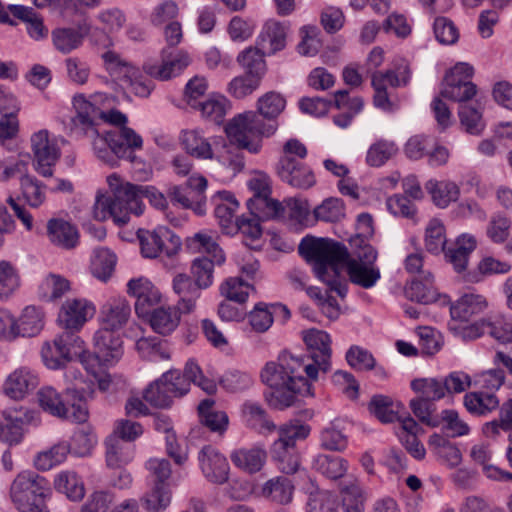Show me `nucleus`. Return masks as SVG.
<instances>
[{
  "mask_svg": "<svg viewBox=\"0 0 512 512\" xmlns=\"http://www.w3.org/2000/svg\"><path fill=\"white\" fill-rule=\"evenodd\" d=\"M172 491L169 484H155L141 498L144 509L150 512L165 510L171 503Z\"/></svg>",
  "mask_w": 512,
  "mask_h": 512,
  "instance_id": "nucleus-48",
  "label": "nucleus"
},
{
  "mask_svg": "<svg viewBox=\"0 0 512 512\" xmlns=\"http://www.w3.org/2000/svg\"><path fill=\"white\" fill-rule=\"evenodd\" d=\"M70 290V282L65 277L51 273L40 285L42 297L48 301L60 299Z\"/></svg>",
  "mask_w": 512,
  "mask_h": 512,
  "instance_id": "nucleus-59",
  "label": "nucleus"
},
{
  "mask_svg": "<svg viewBox=\"0 0 512 512\" xmlns=\"http://www.w3.org/2000/svg\"><path fill=\"white\" fill-rule=\"evenodd\" d=\"M294 484L284 476L269 479L262 487V495L272 502L281 505L289 504L293 499Z\"/></svg>",
  "mask_w": 512,
  "mask_h": 512,
  "instance_id": "nucleus-34",
  "label": "nucleus"
},
{
  "mask_svg": "<svg viewBox=\"0 0 512 512\" xmlns=\"http://www.w3.org/2000/svg\"><path fill=\"white\" fill-rule=\"evenodd\" d=\"M425 188L431 194L434 204L440 208H446L451 202L457 201L460 195L458 185L448 180H429Z\"/></svg>",
  "mask_w": 512,
  "mask_h": 512,
  "instance_id": "nucleus-39",
  "label": "nucleus"
},
{
  "mask_svg": "<svg viewBox=\"0 0 512 512\" xmlns=\"http://www.w3.org/2000/svg\"><path fill=\"white\" fill-rule=\"evenodd\" d=\"M49 481L32 471L17 475L10 487V498L21 512H49L45 503Z\"/></svg>",
  "mask_w": 512,
  "mask_h": 512,
  "instance_id": "nucleus-7",
  "label": "nucleus"
},
{
  "mask_svg": "<svg viewBox=\"0 0 512 512\" xmlns=\"http://www.w3.org/2000/svg\"><path fill=\"white\" fill-rule=\"evenodd\" d=\"M247 207L251 215L257 216L262 220L284 217V206L270 196L258 198V200H248Z\"/></svg>",
  "mask_w": 512,
  "mask_h": 512,
  "instance_id": "nucleus-49",
  "label": "nucleus"
},
{
  "mask_svg": "<svg viewBox=\"0 0 512 512\" xmlns=\"http://www.w3.org/2000/svg\"><path fill=\"white\" fill-rule=\"evenodd\" d=\"M464 406L473 415L484 416L499 407V399L493 392H469L464 396Z\"/></svg>",
  "mask_w": 512,
  "mask_h": 512,
  "instance_id": "nucleus-38",
  "label": "nucleus"
},
{
  "mask_svg": "<svg viewBox=\"0 0 512 512\" xmlns=\"http://www.w3.org/2000/svg\"><path fill=\"white\" fill-rule=\"evenodd\" d=\"M271 458L277 468L285 474H294L300 467L298 449L292 448L287 443H273L271 446Z\"/></svg>",
  "mask_w": 512,
  "mask_h": 512,
  "instance_id": "nucleus-36",
  "label": "nucleus"
},
{
  "mask_svg": "<svg viewBox=\"0 0 512 512\" xmlns=\"http://www.w3.org/2000/svg\"><path fill=\"white\" fill-rule=\"evenodd\" d=\"M76 330L65 329L55 337L52 343L46 342L42 346L41 356L48 368L59 369L66 362L78 358L87 371L93 372V365L89 364L84 341L75 333Z\"/></svg>",
  "mask_w": 512,
  "mask_h": 512,
  "instance_id": "nucleus-8",
  "label": "nucleus"
},
{
  "mask_svg": "<svg viewBox=\"0 0 512 512\" xmlns=\"http://www.w3.org/2000/svg\"><path fill=\"white\" fill-rule=\"evenodd\" d=\"M312 467L326 478L336 480L345 475L348 464L347 461L340 456L318 454L313 459Z\"/></svg>",
  "mask_w": 512,
  "mask_h": 512,
  "instance_id": "nucleus-40",
  "label": "nucleus"
},
{
  "mask_svg": "<svg viewBox=\"0 0 512 512\" xmlns=\"http://www.w3.org/2000/svg\"><path fill=\"white\" fill-rule=\"evenodd\" d=\"M317 220L324 222H337L345 216L343 201L338 198L325 199L314 209Z\"/></svg>",
  "mask_w": 512,
  "mask_h": 512,
  "instance_id": "nucleus-64",
  "label": "nucleus"
},
{
  "mask_svg": "<svg viewBox=\"0 0 512 512\" xmlns=\"http://www.w3.org/2000/svg\"><path fill=\"white\" fill-rule=\"evenodd\" d=\"M278 438L273 443H287L292 448H297L296 442L305 440L311 432V427L299 419H291L277 429Z\"/></svg>",
  "mask_w": 512,
  "mask_h": 512,
  "instance_id": "nucleus-46",
  "label": "nucleus"
},
{
  "mask_svg": "<svg viewBox=\"0 0 512 512\" xmlns=\"http://www.w3.org/2000/svg\"><path fill=\"white\" fill-rule=\"evenodd\" d=\"M207 179L204 176L192 175L182 185H174L169 188L168 196L173 204H178L184 209H191L195 214H206Z\"/></svg>",
  "mask_w": 512,
  "mask_h": 512,
  "instance_id": "nucleus-12",
  "label": "nucleus"
},
{
  "mask_svg": "<svg viewBox=\"0 0 512 512\" xmlns=\"http://www.w3.org/2000/svg\"><path fill=\"white\" fill-rule=\"evenodd\" d=\"M458 114L462 126L465 127L468 133L478 135L484 130L485 124L482 120V112L479 107L461 104Z\"/></svg>",
  "mask_w": 512,
  "mask_h": 512,
  "instance_id": "nucleus-63",
  "label": "nucleus"
},
{
  "mask_svg": "<svg viewBox=\"0 0 512 512\" xmlns=\"http://www.w3.org/2000/svg\"><path fill=\"white\" fill-rule=\"evenodd\" d=\"M51 39L58 52L69 54L82 46L84 36L78 29L63 27L52 30Z\"/></svg>",
  "mask_w": 512,
  "mask_h": 512,
  "instance_id": "nucleus-43",
  "label": "nucleus"
},
{
  "mask_svg": "<svg viewBox=\"0 0 512 512\" xmlns=\"http://www.w3.org/2000/svg\"><path fill=\"white\" fill-rule=\"evenodd\" d=\"M37 395L40 407L53 416L75 423H84L88 420L87 400L91 393L84 388L67 387L64 399L51 386L41 388Z\"/></svg>",
  "mask_w": 512,
  "mask_h": 512,
  "instance_id": "nucleus-6",
  "label": "nucleus"
},
{
  "mask_svg": "<svg viewBox=\"0 0 512 512\" xmlns=\"http://www.w3.org/2000/svg\"><path fill=\"white\" fill-rule=\"evenodd\" d=\"M94 311V306L85 299H68L61 307L58 321L64 329H79Z\"/></svg>",
  "mask_w": 512,
  "mask_h": 512,
  "instance_id": "nucleus-23",
  "label": "nucleus"
},
{
  "mask_svg": "<svg viewBox=\"0 0 512 512\" xmlns=\"http://www.w3.org/2000/svg\"><path fill=\"white\" fill-rule=\"evenodd\" d=\"M106 463L110 468H120L133 459V448L117 435H110L106 441Z\"/></svg>",
  "mask_w": 512,
  "mask_h": 512,
  "instance_id": "nucleus-37",
  "label": "nucleus"
},
{
  "mask_svg": "<svg viewBox=\"0 0 512 512\" xmlns=\"http://www.w3.org/2000/svg\"><path fill=\"white\" fill-rule=\"evenodd\" d=\"M440 378H418L411 381V389L420 397L433 403L445 397Z\"/></svg>",
  "mask_w": 512,
  "mask_h": 512,
  "instance_id": "nucleus-55",
  "label": "nucleus"
},
{
  "mask_svg": "<svg viewBox=\"0 0 512 512\" xmlns=\"http://www.w3.org/2000/svg\"><path fill=\"white\" fill-rule=\"evenodd\" d=\"M174 293L178 296L176 308L182 313H190L196 307L203 288L189 275L178 273L172 281Z\"/></svg>",
  "mask_w": 512,
  "mask_h": 512,
  "instance_id": "nucleus-22",
  "label": "nucleus"
},
{
  "mask_svg": "<svg viewBox=\"0 0 512 512\" xmlns=\"http://www.w3.org/2000/svg\"><path fill=\"white\" fill-rule=\"evenodd\" d=\"M214 401L205 399L198 405V414L201 424L212 432L223 434L228 426V416L223 411L213 410Z\"/></svg>",
  "mask_w": 512,
  "mask_h": 512,
  "instance_id": "nucleus-42",
  "label": "nucleus"
},
{
  "mask_svg": "<svg viewBox=\"0 0 512 512\" xmlns=\"http://www.w3.org/2000/svg\"><path fill=\"white\" fill-rule=\"evenodd\" d=\"M258 112L247 111L235 116L225 127L229 142L223 141L216 150V159L233 174L245 166L241 150L257 154L261 149L260 137H269L277 130L276 118L284 110L286 101L277 92L271 91L258 99Z\"/></svg>",
  "mask_w": 512,
  "mask_h": 512,
  "instance_id": "nucleus-1",
  "label": "nucleus"
},
{
  "mask_svg": "<svg viewBox=\"0 0 512 512\" xmlns=\"http://www.w3.org/2000/svg\"><path fill=\"white\" fill-rule=\"evenodd\" d=\"M189 391V383L178 370H169L151 383L143 392L146 402L157 408H168L173 398L182 397Z\"/></svg>",
  "mask_w": 512,
  "mask_h": 512,
  "instance_id": "nucleus-11",
  "label": "nucleus"
},
{
  "mask_svg": "<svg viewBox=\"0 0 512 512\" xmlns=\"http://www.w3.org/2000/svg\"><path fill=\"white\" fill-rule=\"evenodd\" d=\"M31 147L34 153V168L43 177H52L53 166L60 157L56 143L50 141L47 130H40L31 136Z\"/></svg>",
  "mask_w": 512,
  "mask_h": 512,
  "instance_id": "nucleus-16",
  "label": "nucleus"
},
{
  "mask_svg": "<svg viewBox=\"0 0 512 512\" xmlns=\"http://www.w3.org/2000/svg\"><path fill=\"white\" fill-rule=\"evenodd\" d=\"M123 341L120 335L108 329L100 328L94 336V353L88 352L89 364H112L118 361L122 354Z\"/></svg>",
  "mask_w": 512,
  "mask_h": 512,
  "instance_id": "nucleus-15",
  "label": "nucleus"
},
{
  "mask_svg": "<svg viewBox=\"0 0 512 512\" xmlns=\"http://www.w3.org/2000/svg\"><path fill=\"white\" fill-rule=\"evenodd\" d=\"M69 452L70 445L66 442H60L49 450L38 453L35 457L34 465L38 470H50L54 466L62 463Z\"/></svg>",
  "mask_w": 512,
  "mask_h": 512,
  "instance_id": "nucleus-52",
  "label": "nucleus"
},
{
  "mask_svg": "<svg viewBox=\"0 0 512 512\" xmlns=\"http://www.w3.org/2000/svg\"><path fill=\"white\" fill-rule=\"evenodd\" d=\"M303 340L307 346V354L294 356L301 364V371L305 372L311 381H317L321 375L331 370V338L322 330L309 329L304 332Z\"/></svg>",
  "mask_w": 512,
  "mask_h": 512,
  "instance_id": "nucleus-10",
  "label": "nucleus"
},
{
  "mask_svg": "<svg viewBox=\"0 0 512 512\" xmlns=\"http://www.w3.org/2000/svg\"><path fill=\"white\" fill-rule=\"evenodd\" d=\"M101 36L104 39L103 46L106 48L101 53L105 70L110 76L120 81L124 88L130 89L135 95L140 97L149 96L153 89L152 82L145 79L140 70L123 59L119 53L109 49L112 41L108 35L101 32Z\"/></svg>",
  "mask_w": 512,
  "mask_h": 512,
  "instance_id": "nucleus-9",
  "label": "nucleus"
},
{
  "mask_svg": "<svg viewBox=\"0 0 512 512\" xmlns=\"http://www.w3.org/2000/svg\"><path fill=\"white\" fill-rule=\"evenodd\" d=\"M298 252L313 264L316 277L327 285L329 291L336 292L341 298L346 296L348 286L339 267L348 259V250L343 244L327 238L306 236L299 243Z\"/></svg>",
  "mask_w": 512,
  "mask_h": 512,
  "instance_id": "nucleus-3",
  "label": "nucleus"
},
{
  "mask_svg": "<svg viewBox=\"0 0 512 512\" xmlns=\"http://www.w3.org/2000/svg\"><path fill=\"white\" fill-rule=\"evenodd\" d=\"M97 117L114 125L115 127L113 129L127 127V116L121 111L112 109L106 113L100 111L98 108H96L94 105L88 102H85L81 110L78 111L75 120L77 123L83 126L93 127L95 125V120Z\"/></svg>",
  "mask_w": 512,
  "mask_h": 512,
  "instance_id": "nucleus-27",
  "label": "nucleus"
},
{
  "mask_svg": "<svg viewBox=\"0 0 512 512\" xmlns=\"http://www.w3.org/2000/svg\"><path fill=\"white\" fill-rule=\"evenodd\" d=\"M215 264L216 261L209 257H197L192 261L190 268L192 278L203 289L209 288L213 283Z\"/></svg>",
  "mask_w": 512,
  "mask_h": 512,
  "instance_id": "nucleus-62",
  "label": "nucleus"
},
{
  "mask_svg": "<svg viewBox=\"0 0 512 512\" xmlns=\"http://www.w3.org/2000/svg\"><path fill=\"white\" fill-rule=\"evenodd\" d=\"M217 198L220 200L216 204L214 213L218 223L225 234L235 233L234 215L239 207V203L234 195L228 191H219Z\"/></svg>",
  "mask_w": 512,
  "mask_h": 512,
  "instance_id": "nucleus-29",
  "label": "nucleus"
},
{
  "mask_svg": "<svg viewBox=\"0 0 512 512\" xmlns=\"http://www.w3.org/2000/svg\"><path fill=\"white\" fill-rule=\"evenodd\" d=\"M301 364L290 353H282L279 363L269 362L261 372L262 381L268 386L264 392L266 402L276 410L296 405L301 396H313L311 381L304 377Z\"/></svg>",
  "mask_w": 512,
  "mask_h": 512,
  "instance_id": "nucleus-2",
  "label": "nucleus"
},
{
  "mask_svg": "<svg viewBox=\"0 0 512 512\" xmlns=\"http://www.w3.org/2000/svg\"><path fill=\"white\" fill-rule=\"evenodd\" d=\"M237 61L245 70V74L263 78L266 72V62L264 52L259 48H246L239 53Z\"/></svg>",
  "mask_w": 512,
  "mask_h": 512,
  "instance_id": "nucleus-51",
  "label": "nucleus"
},
{
  "mask_svg": "<svg viewBox=\"0 0 512 512\" xmlns=\"http://www.w3.org/2000/svg\"><path fill=\"white\" fill-rule=\"evenodd\" d=\"M107 182L110 195H98L94 204V217L103 221L112 217L118 225H125L130 220V214L139 216L143 213V203L140 200L139 185L122 183L116 174L108 176Z\"/></svg>",
  "mask_w": 512,
  "mask_h": 512,
  "instance_id": "nucleus-4",
  "label": "nucleus"
},
{
  "mask_svg": "<svg viewBox=\"0 0 512 512\" xmlns=\"http://www.w3.org/2000/svg\"><path fill=\"white\" fill-rule=\"evenodd\" d=\"M46 234L50 243L63 250L74 249L79 243V232L75 225L62 218L47 221Z\"/></svg>",
  "mask_w": 512,
  "mask_h": 512,
  "instance_id": "nucleus-24",
  "label": "nucleus"
},
{
  "mask_svg": "<svg viewBox=\"0 0 512 512\" xmlns=\"http://www.w3.org/2000/svg\"><path fill=\"white\" fill-rule=\"evenodd\" d=\"M137 237L140 242L141 253L145 258H156L160 253H165L171 257L181 247L180 238L164 226H159L153 231L139 229Z\"/></svg>",
  "mask_w": 512,
  "mask_h": 512,
  "instance_id": "nucleus-13",
  "label": "nucleus"
},
{
  "mask_svg": "<svg viewBox=\"0 0 512 512\" xmlns=\"http://www.w3.org/2000/svg\"><path fill=\"white\" fill-rule=\"evenodd\" d=\"M54 487L71 501H80L85 495L84 484L74 472L66 471L58 474L54 480Z\"/></svg>",
  "mask_w": 512,
  "mask_h": 512,
  "instance_id": "nucleus-47",
  "label": "nucleus"
},
{
  "mask_svg": "<svg viewBox=\"0 0 512 512\" xmlns=\"http://www.w3.org/2000/svg\"><path fill=\"white\" fill-rule=\"evenodd\" d=\"M198 460L204 477L211 483L222 485L229 479L230 467L224 455L211 445L204 446Z\"/></svg>",
  "mask_w": 512,
  "mask_h": 512,
  "instance_id": "nucleus-19",
  "label": "nucleus"
},
{
  "mask_svg": "<svg viewBox=\"0 0 512 512\" xmlns=\"http://www.w3.org/2000/svg\"><path fill=\"white\" fill-rule=\"evenodd\" d=\"M181 143L185 151L198 159H213L214 152L209 141L197 130L183 131Z\"/></svg>",
  "mask_w": 512,
  "mask_h": 512,
  "instance_id": "nucleus-41",
  "label": "nucleus"
},
{
  "mask_svg": "<svg viewBox=\"0 0 512 512\" xmlns=\"http://www.w3.org/2000/svg\"><path fill=\"white\" fill-rule=\"evenodd\" d=\"M398 152L393 141L381 139L372 144L366 154V163L371 167H380Z\"/></svg>",
  "mask_w": 512,
  "mask_h": 512,
  "instance_id": "nucleus-56",
  "label": "nucleus"
},
{
  "mask_svg": "<svg viewBox=\"0 0 512 512\" xmlns=\"http://www.w3.org/2000/svg\"><path fill=\"white\" fill-rule=\"evenodd\" d=\"M346 265L349 280L364 289L375 286L381 277L380 269L375 263H362L358 260H348L343 262Z\"/></svg>",
  "mask_w": 512,
  "mask_h": 512,
  "instance_id": "nucleus-28",
  "label": "nucleus"
},
{
  "mask_svg": "<svg viewBox=\"0 0 512 512\" xmlns=\"http://www.w3.org/2000/svg\"><path fill=\"white\" fill-rule=\"evenodd\" d=\"M498 409L499 418L485 423L482 427V432L486 437H496L500 430L512 431V398H509L501 406L499 405Z\"/></svg>",
  "mask_w": 512,
  "mask_h": 512,
  "instance_id": "nucleus-53",
  "label": "nucleus"
},
{
  "mask_svg": "<svg viewBox=\"0 0 512 512\" xmlns=\"http://www.w3.org/2000/svg\"><path fill=\"white\" fill-rule=\"evenodd\" d=\"M128 293L136 298L135 312L139 317H149L154 307L160 302V292L147 279H131Z\"/></svg>",
  "mask_w": 512,
  "mask_h": 512,
  "instance_id": "nucleus-20",
  "label": "nucleus"
},
{
  "mask_svg": "<svg viewBox=\"0 0 512 512\" xmlns=\"http://www.w3.org/2000/svg\"><path fill=\"white\" fill-rule=\"evenodd\" d=\"M39 384L38 375L28 368H19L12 372L4 383L5 394L14 400L23 399Z\"/></svg>",
  "mask_w": 512,
  "mask_h": 512,
  "instance_id": "nucleus-25",
  "label": "nucleus"
},
{
  "mask_svg": "<svg viewBox=\"0 0 512 512\" xmlns=\"http://www.w3.org/2000/svg\"><path fill=\"white\" fill-rule=\"evenodd\" d=\"M287 27L278 21H268L258 40L261 48L267 49L270 53H276L284 49L286 45Z\"/></svg>",
  "mask_w": 512,
  "mask_h": 512,
  "instance_id": "nucleus-35",
  "label": "nucleus"
},
{
  "mask_svg": "<svg viewBox=\"0 0 512 512\" xmlns=\"http://www.w3.org/2000/svg\"><path fill=\"white\" fill-rule=\"evenodd\" d=\"M181 313L176 307L153 309L149 316L150 326L157 334L167 336L178 327Z\"/></svg>",
  "mask_w": 512,
  "mask_h": 512,
  "instance_id": "nucleus-33",
  "label": "nucleus"
},
{
  "mask_svg": "<svg viewBox=\"0 0 512 512\" xmlns=\"http://www.w3.org/2000/svg\"><path fill=\"white\" fill-rule=\"evenodd\" d=\"M252 286L243 281L240 277H229L220 285V294L228 301L239 304L246 302Z\"/></svg>",
  "mask_w": 512,
  "mask_h": 512,
  "instance_id": "nucleus-58",
  "label": "nucleus"
},
{
  "mask_svg": "<svg viewBox=\"0 0 512 512\" xmlns=\"http://www.w3.org/2000/svg\"><path fill=\"white\" fill-rule=\"evenodd\" d=\"M131 307L123 298L107 301L100 310L102 328L117 332L128 322Z\"/></svg>",
  "mask_w": 512,
  "mask_h": 512,
  "instance_id": "nucleus-26",
  "label": "nucleus"
},
{
  "mask_svg": "<svg viewBox=\"0 0 512 512\" xmlns=\"http://www.w3.org/2000/svg\"><path fill=\"white\" fill-rule=\"evenodd\" d=\"M266 457V451L260 447L241 448L233 451L230 456L236 467L250 474L261 470Z\"/></svg>",
  "mask_w": 512,
  "mask_h": 512,
  "instance_id": "nucleus-32",
  "label": "nucleus"
},
{
  "mask_svg": "<svg viewBox=\"0 0 512 512\" xmlns=\"http://www.w3.org/2000/svg\"><path fill=\"white\" fill-rule=\"evenodd\" d=\"M190 61L188 53L183 50L163 49L162 63H145L143 69L149 76L166 81L178 76L190 64Z\"/></svg>",
  "mask_w": 512,
  "mask_h": 512,
  "instance_id": "nucleus-18",
  "label": "nucleus"
},
{
  "mask_svg": "<svg viewBox=\"0 0 512 512\" xmlns=\"http://www.w3.org/2000/svg\"><path fill=\"white\" fill-rule=\"evenodd\" d=\"M227 108V99L219 96L200 101L195 109L200 110L202 117L206 120L214 124H221L226 115Z\"/></svg>",
  "mask_w": 512,
  "mask_h": 512,
  "instance_id": "nucleus-57",
  "label": "nucleus"
},
{
  "mask_svg": "<svg viewBox=\"0 0 512 512\" xmlns=\"http://www.w3.org/2000/svg\"><path fill=\"white\" fill-rule=\"evenodd\" d=\"M93 150L98 159L114 167L119 159L134 161V150L143 146L142 137L132 128L123 127L104 132L94 130Z\"/></svg>",
  "mask_w": 512,
  "mask_h": 512,
  "instance_id": "nucleus-5",
  "label": "nucleus"
},
{
  "mask_svg": "<svg viewBox=\"0 0 512 512\" xmlns=\"http://www.w3.org/2000/svg\"><path fill=\"white\" fill-rule=\"evenodd\" d=\"M116 261L117 257L111 250L107 248L97 249L91 264L93 275L102 281H106L112 275Z\"/></svg>",
  "mask_w": 512,
  "mask_h": 512,
  "instance_id": "nucleus-54",
  "label": "nucleus"
},
{
  "mask_svg": "<svg viewBox=\"0 0 512 512\" xmlns=\"http://www.w3.org/2000/svg\"><path fill=\"white\" fill-rule=\"evenodd\" d=\"M275 171L283 183L296 189L307 190L316 184L313 170L298 159L278 160Z\"/></svg>",
  "mask_w": 512,
  "mask_h": 512,
  "instance_id": "nucleus-17",
  "label": "nucleus"
},
{
  "mask_svg": "<svg viewBox=\"0 0 512 512\" xmlns=\"http://www.w3.org/2000/svg\"><path fill=\"white\" fill-rule=\"evenodd\" d=\"M405 294L407 298L422 304L434 302L437 299V291L434 287V277L431 272L423 271L422 275L413 279L406 286Z\"/></svg>",
  "mask_w": 512,
  "mask_h": 512,
  "instance_id": "nucleus-30",
  "label": "nucleus"
},
{
  "mask_svg": "<svg viewBox=\"0 0 512 512\" xmlns=\"http://www.w3.org/2000/svg\"><path fill=\"white\" fill-rule=\"evenodd\" d=\"M244 413L248 425L252 428L260 432L276 431L277 426L260 405L256 403H246L244 405Z\"/></svg>",
  "mask_w": 512,
  "mask_h": 512,
  "instance_id": "nucleus-60",
  "label": "nucleus"
},
{
  "mask_svg": "<svg viewBox=\"0 0 512 512\" xmlns=\"http://www.w3.org/2000/svg\"><path fill=\"white\" fill-rule=\"evenodd\" d=\"M476 248V239L467 234L459 236L454 247L444 250L445 257L458 273L466 270L469 256Z\"/></svg>",
  "mask_w": 512,
  "mask_h": 512,
  "instance_id": "nucleus-31",
  "label": "nucleus"
},
{
  "mask_svg": "<svg viewBox=\"0 0 512 512\" xmlns=\"http://www.w3.org/2000/svg\"><path fill=\"white\" fill-rule=\"evenodd\" d=\"M22 196L32 208L40 207L46 199V186L36 177L24 174L20 178Z\"/></svg>",
  "mask_w": 512,
  "mask_h": 512,
  "instance_id": "nucleus-50",
  "label": "nucleus"
},
{
  "mask_svg": "<svg viewBox=\"0 0 512 512\" xmlns=\"http://www.w3.org/2000/svg\"><path fill=\"white\" fill-rule=\"evenodd\" d=\"M368 410L382 423H393L398 419V414L393 410V400L386 395L372 396Z\"/></svg>",
  "mask_w": 512,
  "mask_h": 512,
  "instance_id": "nucleus-61",
  "label": "nucleus"
},
{
  "mask_svg": "<svg viewBox=\"0 0 512 512\" xmlns=\"http://www.w3.org/2000/svg\"><path fill=\"white\" fill-rule=\"evenodd\" d=\"M487 307V301L480 294L468 293L461 296L450 307L451 321L448 328L452 331H458L460 325L457 322L467 323L474 315L482 313Z\"/></svg>",
  "mask_w": 512,
  "mask_h": 512,
  "instance_id": "nucleus-21",
  "label": "nucleus"
},
{
  "mask_svg": "<svg viewBox=\"0 0 512 512\" xmlns=\"http://www.w3.org/2000/svg\"><path fill=\"white\" fill-rule=\"evenodd\" d=\"M17 323L19 336L34 337L44 327V312L35 306H27L24 308Z\"/></svg>",
  "mask_w": 512,
  "mask_h": 512,
  "instance_id": "nucleus-45",
  "label": "nucleus"
},
{
  "mask_svg": "<svg viewBox=\"0 0 512 512\" xmlns=\"http://www.w3.org/2000/svg\"><path fill=\"white\" fill-rule=\"evenodd\" d=\"M136 349L143 359L149 361L167 360L170 358L168 342L158 337H142L136 342Z\"/></svg>",
  "mask_w": 512,
  "mask_h": 512,
  "instance_id": "nucleus-44",
  "label": "nucleus"
},
{
  "mask_svg": "<svg viewBox=\"0 0 512 512\" xmlns=\"http://www.w3.org/2000/svg\"><path fill=\"white\" fill-rule=\"evenodd\" d=\"M33 419L34 413L22 407L0 411V441L10 446L19 444Z\"/></svg>",
  "mask_w": 512,
  "mask_h": 512,
  "instance_id": "nucleus-14",
  "label": "nucleus"
}]
</instances>
